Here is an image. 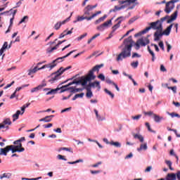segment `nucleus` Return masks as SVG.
Here are the masks:
<instances>
[{
	"mask_svg": "<svg viewBox=\"0 0 180 180\" xmlns=\"http://www.w3.org/2000/svg\"><path fill=\"white\" fill-rule=\"evenodd\" d=\"M105 82L107 83V84H109L110 85H115V82H113V81H112V80H110V79H106L105 80Z\"/></svg>",
	"mask_w": 180,
	"mask_h": 180,
	"instance_id": "58",
	"label": "nucleus"
},
{
	"mask_svg": "<svg viewBox=\"0 0 180 180\" xmlns=\"http://www.w3.org/2000/svg\"><path fill=\"white\" fill-rule=\"evenodd\" d=\"M104 92H105V94H107V95H109V96H110V98H112V99H113V98H115V94H113V93L110 92V91H109L108 89H105Z\"/></svg>",
	"mask_w": 180,
	"mask_h": 180,
	"instance_id": "39",
	"label": "nucleus"
},
{
	"mask_svg": "<svg viewBox=\"0 0 180 180\" xmlns=\"http://www.w3.org/2000/svg\"><path fill=\"white\" fill-rule=\"evenodd\" d=\"M174 26V24H171L169 27H167L162 33L164 36H169L171 33V30L172 29V27Z\"/></svg>",
	"mask_w": 180,
	"mask_h": 180,
	"instance_id": "20",
	"label": "nucleus"
},
{
	"mask_svg": "<svg viewBox=\"0 0 180 180\" xmlns=\"http://www.w3.org/2000/svg\"><path fill=\"white\" fill-rule=\"evenodd\" d=\"M84 19H85V17H84V15H82V16L78 15L77 17V19L73 21V23H77V22H82V20H84Z\"/></svg>",
	"mask_w": 180,
	"mask_h": 180,
	"instance_id": "36",
	"label": "nucleus"
},
{
	"mask_svg": "<svg viewBox=\"0 0 180 180\" xmlns=\"http://www.w3.org/2000/svg\"><path fill=\"white\" fill-rule=\"evenodd\" d=\"M150 27V30L151 29H153L154 30H159L160 32H162V24L160 20L150 22V27Z\"/></svg>",
	"mask_w": 180,
	"mask_h": 180,
	"instance_id": "10",
	"label": "nucleus"
},
{
	"mask_svg": "<svg viewBox=\"0 0 180 180\" xmlns=\"http://www.w3.org/2000/svg\"><path fill=\"white\" fill-rule=\"evenodd\" d=\"M174 8H175V4L172 1L167 2L165 12H166V13H171Z\"/></svg>",
	"mask_w": 180,
	"mask_h": 180,
	"instance_id": "13",
	"label": "nucleus"
},
{
	"mask_svg": "<svg viewBox=\"0 0 180 180\" xmlns=\"http://www.w3.org/2000/svg\"><path fill=\"white\" fill-rule=\"evenodd\" d=\"M30 105V103H27L25 105H24L22 108H21V110H22V113L21 115H23V113H25V109H26V108H29V106Z\"/></svg>",
	"mask_w": 180,
	"mask_h": 180,
	"instance_id": "46",
	"label": "nucleus"
},
{
	"mask_svg": "<svg viewBox=\"0 0 180 180\" xmlns=\"http://www.w3.org/2000/svg\"><path fill=\"white\" fill-rule=\"evenodd\" d=\"M133 44H134V41H133L131 37L124 39L122 44L124 47L121 53L117 55L116 61L119 63V61H123L124 58L131 57V47H133Z\"/></svg>",
	"mask_w": 180,
	"mask_h": 180,
	"instance_id": "1",
	"label": "nucleus"
},
{
	"mask_svg": "<svg viewBox=\"0 0 180 180\" xmlns=\"http://www.w3.org/2000/svg\"><path fill=\"white\" fill-rule=\"evenodd\" d=\"M102 25L105 30V29H108V27H109V26H112V20H109L108 21L105 22Z\"/></svg>",
	"mask_w": 180,
	"mask_h": 180,
	"instance_id": "32",
	"label": "nucleus"
},
{
	"mask_svg": "<svg viewBox=\"0 0 180 180\" xmlns=\"http://www.w3.org/2000/svg\"><path fill=\"white\" fill-rule=\"evenodd\" d=\"M148 51H149L150 54L152 56V61L155 60V54L154 52L150 49V46H148Z\"/></svg>",
	"mask_w": 180,
	"mask_h": 180,
	"instance_id": "37",
	"label": "nucleus"
},
{
	"mask_svg": "<svg viewBox=\"0 0 180 180\" xmlns=\"http://www.w3.org/2000/svg\"><path fill=\"white\" fill-rule=\"evenodd\" d=\"M110 146H114V147H117V148H120V147H122V143H120L118 141H110Z\"/></svg>",
	"mask_w": 180,
	"mask_h": 180,
	"instance_id": "27",
	"label": "nucleus"
},
{
	"mask_svg": "<svg viewBox=\"0 0 180 180\" xmlns=\"http://www.w3.org/2000/svg\"><path fill=\"white\" fill-rule=\"evenodd\" d=\"M151 46H152V47H154V49H155V50L156 51H160V48H158V45L152 44H151Z\"/></svg>",
	"mask_w": 180,
	"mask_h": 180,
	"instance_id": "57",
	"label": "nucleus"
},
{
	"mask_svg": "<svg viewBox=\"0 0 180 180\" xmlns=\"http://www.w3.org/2000/svg\"><path fill=\"white\" fill-rule=\"evenodd\" d=\"M65 41V40L63 41H59L58 44L56 46H53L51 49H48V52L49 53H52V51H54V50H57V49H58L59 46L63 44V43H64Z\"/></svg>",
	"mask_w": 180,
	"mask_h": 180,
	"instance_id": "23",
	"label": "nucleus"
},
{
	"mask_svg": "<svg viewBox=\"0 0 180 180\" xmlns=\"http://www.w3.org/2000/svg\"><path fill=\"white\" fill-rule=\"evenodd\" d=\"M140 117H141V115H138L136 116H132L131 119H133V120H139V119H140Z\"/></svg>",
	"mask_w": 180,
	"mask_h": 180,
	"instance_id": "55",
	"label": "nucleus"
},
{
	"mask_svg": "<svg viewBox=\"0 0 180 180\" xmlns=\"http://www.w3.org/2000/svg\"><path fill=\"white\" fill-rule=\"evenodd\" d=\"M151 169H153V166H148V167H146V169H145V172H150Z\"/></svg>",
	"mask_w": 180,
	"mask_h": 180,
	"instance_id": "62",
	"label": "nucleus"
},
{
	"mask_svg": "<svg viewBox=\"0 0 180 180\" xmlns=\"http://www.w3.org/2000/svg\"><path fill=\"white\" fill-rule=\"evenodd\" d=\"M89 86L90 88H97L98 91L101 90V82H91L89 83Z\"/></svg>",
	"mask_w": 180,
	"mask_h": 180,
	"instance_id": "18",
	"label": "nucleus"
},
{
	"mask_svg": "<svg viewBox=\"0 0 180 180\" xmlns=\"http://www.w3.org/2000/svg\"><path fill=\"white\" fill-rule=\"evenodd\" d=\"M44 86V85H39L37 87L32 88L31 89V93L34 94V92H39V91H40V89H41Z\"/></svg>",
	"mask_w": 180,
	"mask_h": 180,
	"instance_id": "29",
	"label": "nucleus"
},
{
	"mask_svg": "<svg viewBox=\"0 0 180 180\" xmlns=\"http://www.w3.org/2000/svg\"><path fill=\"white\" fill-rule=\"evenodd\" d=\"M60 150L63 151H68L69 153H72V149L70 148H61Z\"/></svg>",
	"mask_w": 180,
	"mask_h": 180,
	"instance_id": "52",
	"label": "nucleus"
},
{
	"mask_svg": "<svg viewBox=\"0 0 180 180\" xmlns=\"http://www.w3.org/2000/svg\"><path fill=\"white\" fill-rule=\"evenodd\" d=\"M12 178V173H4L2 174H0V179L2 180L4 179H11Z\"/></svg>",
	"mask_w": 180,
	"mask_h": 180,
	"instance_id": "22",
	"label": "nucleus"
},
{
	"mask_svg": "<svg viewBox=\"0 0 180 180\" xmlns=\"http://www.w3.org/2000/svg\"><path fill=\"white\" fill-rule=\"evenodd\" d=\"M70 68H71V66H69L66 68H60L57 72L52 74L53 77L50 80V82H54V81H57V79H59L60 75H62L63 73L65 72L67 70H70Z\"/></svg>",
	"mask_w": 180,
	"mask_h": 180,
	"instance_id": "6",
	"label": "nucleus"
},
{
	"mask_svg": "<svg viewBox=\"0 0 180 180\" xmlns=\"http://www.w3.org/2000/svg\"><path fill=\"white\" fill-rule=\"evenodd\" d=\"M176 18H178V10L174 12L170 16V19L167 20V23H171L174 22V20H176Z\"/></svg>",
	"mask_w": 180,
	"mask_h": 180,
	"instance_id": "17",
	"label": "nucleus"
},
{
	"mask_svg": "<svg viewBox=\"0 0 180 180\" xmlns=\"http://www.w3.org/2000/svg\"><path fill=\"white\" fill-rule=\"evenodd\" d=\"M57 160H60L62 161H67V158H65V156L63 155H58L56 156Z\"/></svg>",
	"mask_w": 180,
	"mask_h": 180,
	"instance_id": "41",
	"label": "nucleus"
},
{
	"mask_svg": "<svg viewBox=\"0 0 180 180\" xmlns=\"http://www.w3.org/2000/svg\"><path fill=\"white\" fill-rule=\"evenodd\" d=\"M99 165H102V162H98L94 165H92L94 168H98Z\"/></svg>",
	"mask_w": 180,
	"mask_h": 180,
	"instance_id": "56",
	"label": "nucleus"
},
{
	"mask_svg": "<svg viewBox=\"0 0 180 180\" xmlns=\"http://www.w3.org/2000/svg\"><path fill=\"white\" fill-rule=\"evenodd\" d=\"M3 124H8V125H11V124H12V122L11 121V119L7 118V119H5V120H4Z\"/></svg>",
	"mask_w": 180,
	"mask_h": 180,
	"instance_id": "44",
	"label": "nucleus"
},
{
	"mask_svg": "<svg viewBox=\"0 0 180 180\" xmlns=\"http://www.w3.org/2000/svg\"><path fill=\"white\" fill-rule=\"evenodd\" d=\"M70 19V17H68V18H66L65 20H64L63 21L57 22L54 25L53 28L55 29V30H60V28L61 27V26H63V25H65V23L68 22Z\"/></svg>",
	"mask_w": 180,
	"mask_h": 180,
	"instance_id": "14",
	"label": "nucleus"
},
{
	"mask_svg": "<svg viewBox=\"0 0 180 180\" xmlns=\"http://www.w3.org/2000/svg\"><path fill=\"white\" fill-rule=\"evenodd\" d=\"M39 122H44L45 123H49L51 122V118H50L49 116H46L45 117L40 119Z\"/></svg>",
	"mask_w": 180,
	"mask_h": 180,
	"instance_id": "34",
	"label": "nucleus"
},
{
	"mask_svg": "<svg viewBox=\"0 0 180 180\" xmlns=\"http://www.w3.org/2000/svg\"><path fill=\"white\" fill-rule=\"evenodd\" d=\"M144 115H148V116H154V115H155V114L153 113L152 111H149L147 112H144Z\"/></svg>",
	"mask_w": 180,
	"mask_h": 180,
	"instance_id": "59",
	"label": "nucleus"
},
{
	"mask_svg": "<svg viewBox=\"0 0 180 180\" xmlns=\"http://www.w3.org/2000/svg\"><path fill=\"white\" fill-rule=\"evenodd\" d=\"M150 43V40L147 37L141 38L139 39L136 43L135 44L136 50H139L140 49V46L142 47H144L147 46Z\"/></svg>",
	"mask_w": 180,
	"mask_h": 180,
	"instance_id": "9",
	"label": "nucleus"
},
{
	"mask_svg": "<svg viewBox=\"0 0 180 180\" xmlns=\"http://www.w3.org/2000/svg\"><path fill=\"white\" fill-rule=\"evenodd\" d=\"M9 12H11L13 17L10 19V25L8 26V30L6 31V34L11 32V29H12V26H13V19H15V15H16V12H18V10H13L11 8L9 11H6L0 13V27H2V25H1V15L9 13Z\"/></svg>",
	"mask_w": 180,
	"mask_h": 180,
	"instance_id": "5",
	"label": "nucleus"
},
{
	"mask_svg": "<svg viewBox=\"0 0 180 180\" xmlns=\"http://www.w3.org/2000/svg\"><path fill=\"white\" fill-rule=\"evenodd\" d=\"M134 139L139 140L140 143H144V136L140 134H133Z\"/></svg>",
	"mask_w": 180,
	"mask_h": 180,
	"instance_id": "21",
	"label": "nucleus"
},
{
	"mask_svg": "<svg viewBox=\"0 0 180 180\" xmlns=\"http://www.w3.org/2000/svg\"><path fill=\"white\" fill-rule=\"evenodd\" d=\"M148 146H147V143H143L140 145L139 148H137V151L141 153V151H147Z\"/></svg>",
	"mask_w": 180,
	"mask_h": 180,
	"instance_id": "19",
	"label": "nucleus"
},
{
	"mask_svg": "<svg viewBox=\"0 0 180 180\" xmlns=\"http://www.w3.org/2000/svg\"><path fill=\"white\" fill-rule=\"evenodd\" d=\"M167 115H169V116H171V117H178L179 119L180 117L179 114L175 112H167Z\"/></svg>",
	"mask_w": 180,
	"mask_h": 180,
	"instance_id": "40",
	"label": "nucleus"
},
{
	"mask_svg": "<svg viewBox=\"0 0 180 180\" xmlns=\"http://www.w3.org/2000/svg\"><path fill=\"white\" fill-rule=\"evenodd\" d=\"M124 6H115V8L111 11L112 12H116V11H120L122 9H124L126 8V6H127V5H126V4H124Z\"/></svg>",
	"mask_w": 180,
	"mask_h": 180,
	"instance_id": "33",
	"label": "nucleus"
},
{
	"mask_svg": "<svg viewBox=\"0 0 180 180\" xmlns=\"http://www.w3.org/2000/svg\"><path fill=\"white\" fill-rule=\"evenodd\" d=\"M162 35L163 34L161 32V31L155 32V34H154V37H155L154 40H155V41H158V40H160V38H161Z\"/></svg>",
	"mask_w": 180,
	"mask_h": 180,
	"instance_id": "25",
	"label": "nucleus"
},
{
	"mask_svg": "<svg viewBox=\"0 0 180 180\" xmlns=\"http://www.w3.org/2000/svg\"><path fill=\"white\" fill-rule=\"evenodd\" d=\"M165 162L171 171H174V168H172V162H171V160H165Z\"/></svg>",
	"mask_w": 180,
	"mask_h": 180,
	"instance_id": "38",
	"label": "nucleus"
},
{
	"mask_svg": "<svg viewBox=\"0 0 180 180\" xmlns=\"http://www.w3.org/2000/svg\"><path fill=\"white\" fill-rule=\"evenodd\" d=\"M29 22V16L25 15L18 22V25H22V23H27Z\"/></svg>",
	"mask_w": 180,
	"mask_h": 180,
	"instance_id": "30",
	"label": "nucleus"
},
{
	"mask_svg": "<svg viewBox=\"0 0 180 180\" xmlns=\"http://www.w3.org/2000/svg\"><path fill=\"white\" fill-rule=\"evenodd\" d=\"M25 140H26V139L25 137H21L20 139L15 141L13 142L14 145H13V146L14 147H18V148H17V150H22L20 153H23V151H25V148H22V141H25Z\"/></svg>",
	"mask_w": 180,
	"mask_h": 180,
	"instance_id": "12",
	"label": "nucleus"
},
{
	"mask_svg": "<svg viewBox=\"0 0 180 180\" xmlns=\"http://www.w3.org/2000/svg\"><path fill=\"white\" fill-rule=\"evenodd\" d=\"M45 68H47L49 71H51V68H53V66L45 64L41 68H38L37 66L34 67L33 69H31L29 70L28 75H31L32 74H36L38 71H40L41 70H44Z\"/></svg>",
	"mask_w": 180,
	"mask_h": 180,
	"instance_id": "8",
	"label": "nucleus"
},
{
	"mask_svg": "<svg viewBox=\"0 0 180 180\" xmlns=\"http://www.w3.org/2000/svg\"><path fill=\"white\" fill-rule=\"evenodd\" d=\"M86 91V98H89V99H91V98L94 96V94L92 93V91H91V88H87Z\"/></svg>",
	"mask_w": 180,
	"mask_h": 180,
	"instance_id": "31",
	"label": "nucleus"
},
{
	"mask_svg": "<svg viewBox=\"0 0 180 180\" xmlns=\"http://www.w3.org/2000/svg\"><path fill=\"white\" fill-rule=\"evenodd\" d=\"M150 30V27H146L145 30H143V31L136 34L134 35V37H139V36H141L142 34H146V33H147V32H148Z\"/></svg>",
	"mask_w": 180,
	"mask_h": 180,
	"instance_id": "26",
	"label": "nucleus"
},
{
	"mask_svg": "<svg viewBox=\"0 0 180 180\" xmlns=\"http://www.w3.org/2000/svg\"><path fill=\"white\" fill-rule=\"evenodd\" d=\"M145 126H146L148 131H150V133H155V131L151 129V127L150 126V123L146 122Z\"/></svg>",
	"mask_w": 180,
	"mask_h": 180,
	"instance_id": "42",
	"label": "nucleus"
},
{
	"mask_svg": "<svg viewBox=\"0 0 180 180\" xmlns=\"http://www.w3.org/2000/svg\"><path fill=\"white\" fill-rule=\"evenodd\" d=\"M96 6H97V5H95V6L89 5L86 7V9H87V11H92V9L96 8Z\"/></svg>",
	"mask_w": 180,
	"mask_h": 180,
	"instance_id": "51",
	"label": "nucleus"
},
{
	"mask_svg": "<svg viewBox=\"0 0 180 180\" xmlns=\"http://www.w3.org/2000/svg\"><path fill=\"white\" fill-rule=\"evenodd\" d=\"M96 30H98V32H103L105 30V28L103 25L101 24L96 27Z\"/></svg>",
	"mask_w": 180,
	"mask_h": 180,
	"instance_id": "48",
	"label": "nucleus"
},
{
	"mask_svg": "<svg viewBox=\"0 0 180 180\" xmlns=\"http://www.w3.org/2000/svg\"><path fill=\"white\" fill-rule=\"evenodd\" d=\"M71 85H81V84H77L74 83V82L69 83L68 84L65 86H63L60 88V94H63V92H65V91H69V92H81L82 91V89H75V86Z\"/></svg>",
	"mask_w": 180,
	"mask_h": 180,
	"instance_id": "4",
	"label": "nucleus"
},
{
	"mask_svg": "<svg viewBox=\"0 0 180 180\" xmlns=\"http://www.w3.org/2000/svg\"><path fill=\"white\" fill-rule=\"evenodd\" d=\"M98 78H99V79H101V81H105V75H103V74H100L98 76Z\"/></svg>",
	"mask_w": 180,
	"mask_h": 180,
	"instance_id": "61",
	"label": "nucleus"
},
{
	"mask_svg": "<svg viewBox=\"0 0 180 180\" xmlns=\"http://www.w3.org/2000/svg\"><path fill=\"white\" fill-rule=\"evenodd\" d=\"M44 129H50V127H53V124L49 123L48 124L44 125Z\"/></svg>",
	"mask_w": 180,
	"mask_h": 180,
	"instance_id": "63",
	"label": "nucleus"
},
{
	"mask_svg": "<svg viewBox=\"0 0 180 180\" xmlns=\"http://www.w3.org/2000/svg\"><path fill=\"white\" fill-rule=\"evenodd\" d=\"M8 49V43L6 41L4 42L3 46L1 47V49L5 51Z\"/></svg>",
	"mask_w": 180,
	"mask_h": 180,
	"instance_id": "53",
	"label": "nucleus"
},
{
	"mask_svg": "<svg viewBox=\"0 0 180 180\" xmlns=\"http://www.w3.org/2000/svg\"><path fill=\"white\" fill-rule=\"evenodd\" d=\"M165 44H166L167 53H169V51H171V49H172V46H171V45L169 44V43H168V41H166V42H165Z\"/></svg>",
	"mask_w": 180,
	"mask_h": 180,
	"instance_id": "45",
	"label": "nucleus"
},
{
	"mask_svg": "<svg viewBox=\"0 0 180 180\" xmlns=\"http://www.w3.org/2000/svg\"><path fill=\"white\" fill-rule=\"evenodd\" d=\"M94 112L95 115L96 120H97V122H105V120H106V117L102 115V113H101V112L97 109H94Z\"/></svg>",
	"mask_w": 180,
	"mask_h": 180,
	"instance_id": "11",
	"label": "nucleus"
},
{
	"mask_svg": "<svg viewBox=\"0 0 180 180\" xmlns=\"http://www.w3.org/2000/svg\"><path fill=\"white\" fill-rule=\"evenodd\" d=\"M19 115H20V110H17L15 114L13 115V122H15V120H18V119H19Z\"/></svg>",
	"mask_w": 180,
	"mask_h": 180,
	"instance_id": "35",
	"label": "nucleus"
},
{
	"mask_svg": "<svg viewBox=\"0 0 180 180\" xmlns=\"http://www.w3.org/2000/svg\"><path fill=\"white\" fill-rule=\"evenodd\" d=\"M159 47H160V49H162V51H165V48L164 47V42L162 41H160L159 42Z\"/></svg>",
	"mask_w": 180,
	"mask_h": 180,
	"instance_id": "49",
	"label": "nucleus"
},
{
	"mask_svg": "<svg viewBox=\"0 0 180 180\" xmlns=\"http://www.w3.org/2000/svg\"><path fill=\"white\" fill-rule=\"evenodd\" d=\"M167 89H171L174 94H176V86H174L173 87L167 86Z\"/></svg>",
	"mask_w": 180,
	"mask_h": 180,
	"instance_id": "50",
	"label": "nucleus"
},
{
	"mask_svg": "<svg viewBox=\"0 0 180 180\" xmlns=\"http://www.w3.org/2000/svg\"><path fill=\"white\" fill-rule=\"evenodd\" d=\"M136 57L138 58H140V57H141V56L139 55V53H134L132 54V58H136Z\"/></svg>",
	"mask_w": 180,
	"mask_h": 180,
	"instance_id": "60",
	"label": "nucleus"
},
{
	"mask_svg": "<svg viewBox=\"0 0 180 180\" xmlns=\"http://www.w3.org/2000/svg\"><path fill=\"white\" fill-rule=\"evenodd\" d=\"M123 75H124V77H128V78L129 79H131V81H133V77H131V75H127V73H126L125 72H123Z\"/></svg>",
	"mask_w": 180,
	"mask_h": 180,
	"instance_id": "54",
	"label": "nucleus"
},
{
	"mask_svg": "<svg viewBox=\"0 0 180 180\" xmlns=\"http://www.w3.org/2000/svg\"><path fill=\"white\" fill-rule=\"evenodd\" d=\"M78 162H84V160L82 159H79L76 161L74 162H68V164H70L71 165H74V164H78Z\"/></svg>",
	"mask_w": 180,
	"mask_h": 180,
	"instance_id": "43",
	"label": "nucleus"
},
{
	"mask_svg": "<svg viewBox=\"0 0 180 180\" xmlns=\"http://www.w3.org/2000/svg\"><path fill=\"white\" fill-rule=\"evenodd\" d=\"M74 51H71L70 53H68L65 56L58 58L56 60H53V62H51V63H48L46 65H51V67H52L51 70H53V68L56 67V65H57V64H58V63H61V62H63V60H64V58H67V57H70V56H71V54H72V53H74Z\"/></svg>",
	"mask_w": 180,
	"mask_h": 180,
	"instance_id": "7",
	"label": "nucleus"
},
{
	"mask_svg": "<svg viewBox=\"0 0 180 180\" xmlns=\"http://www.w3.org/2000/svg\"><path fill=\"white\" fill-rule=\"evenodd\" d=\"M122 19H124V18L123 17H120V18L116 19V21H117V20H119V21L116 25H115L112 27V33H115V32H116V30H117V29H119L120 27V23H122V21L123 20Z\"/></svg>",
	"mask_w": 180,
	"mask_h": 180,
	"instance_id": "15",
	"label": "nucleus"
},
{
	"mask_svg": "<svg viewBox=\"0 0 180 180\" xmlns=\"http://www.w3.org/2000/svg\"><path fill=\"white\" fill-rule=\"evenodd\" d=\"M160 71H162V72H165L167 71V69L165 68L164 65H160Z\"/></svg>",
	"mask_w": 180,
	"mask_h": 180,
	"instance_id": "64",
	"label": "nucleus"
},
{
	"mask_svg": "<svg viewBox=\"0 0 180 180\" xmlns=\"http://www.w3.org/2000/svg\"><path fill=\"white\" fill-rule=\"evenodd\" d=\"M153 120L155 123H160L162 120H164L163 117H160V115L155 114L153 115Z\"/></svg>",
	"mask_w": 180,
	"mask_h": 180,
	"instance_id": "24",
	"label": "nucleus"
},
{
	"mask_svg": "<svg viewBox=\"0 0 180 180\" xmlns=\"http://www.w3.org/2000/svg\"><path fill=\"white\" fill-rule=\"evenodd\" d=\"M176 179V174L172 173V174H168L166 180H175Z\"/></svg>",
	"mask_w": 180,
	"mask_h": 180,
	"instance_id": "28",
	"label": "nucleus"
},
{
	"mask_svg": "<svg viewBox=\"0 0 180 180\" xmlns=\"http://www.w3.org/2000/svg\"><path fill=\"white\" fill-rule=\"evenodd\" d=\"M131 66L133 68H137V67H139V61H136V62H132L131 63Z\"/></svg>",
	"mask_w": 180,
	"mask_h": 180,
	"instance_id": "47",
	"label": "nucleus"
},
{
	"mask_svg": "<svg viewBox=\"0 0 180 180\" xmlns=\"http://www.w3.org/2000/svg\"><path fill=\"white\" fill-rule=\"evenodd\" d=\"M96 76L93 72V70H90L86 76L79 77L78 79H75L73 84H81L82 86H85L89 81L95 79Z\"/></svg>",
	"mask_w": 180,
	"mask_h": 180,
	"instance_id": "2",
	"label": "nucleus"
},
{
	"mask_svg": "<svg viewBox=\"0 0 180 180\" xmlns=\"http://www.w3.org/2000/svg\"><path fill=\"white\" fill-rule=\"evenodd\" d=\"M61 91V87L60 88H56V89H49V88H46V89H44V91H48V92L46 93V95H55V94H57V91Z\"/></svg>",
	"mask_w": 180,
	"mask_h": 180,
	"instance_id": "16",
	"label": "nucleus"
},
{
	"mask_svg": "<svg viewBox=\"0 0 180 180\" xmlns=\"http://www.w3.org/2000/svg\"><path fill=\"white\" fill-rule=\"evenodd\" d=\"M18 146H14L13 145L7 146L5 148H0V155H8V153L11 151L13 154L14 153H20L21 151H23V149L18 150Z\"/></svg>",
	"mask_w": 180,
	"mask_h": 180,
	"instance_id": "3",
	"label": "nucleus"
}]
</instances>
